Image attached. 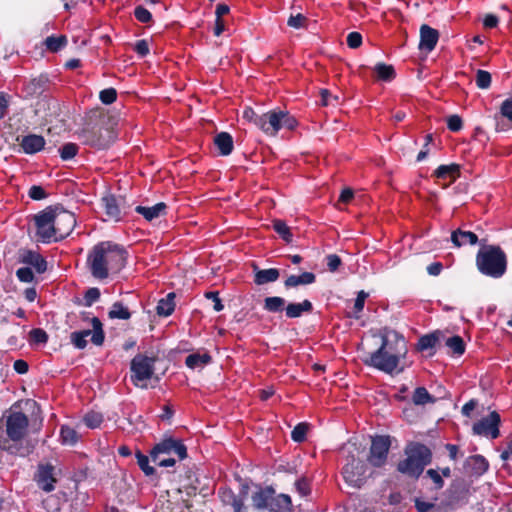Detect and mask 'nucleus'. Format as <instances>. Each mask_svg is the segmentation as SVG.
<instances>
[{
  "label": "nucleus",
  "mask_w": 512,
  "mask_h": 512,
  "mask_svg": "<svg viewBox=\"0 0 512 512\" xmlns=\"http://www.w3.org/2000/svg\"><path fill=\"white\" fill-rule=\"evenodd\" d=\"M446 124H447V128L451 132H459L463 128V120L457 114L450 115L447 118Z\"/></svg>",
  "instance_id": "nucleus-55"
},
{
  "label": "nucleus",
  "mask_w": 512,
  "mask_h": 512,
  "mask_svg": "<svg viewBox=\"0 0 512 512\" xmlns=\"http://www.w3.org/2000/svg\"><path fill=\"white\" fill-rule=\"evenodd\" d=\"M214 145L221 156H228L234 149L233 137L230 133L222 131L214 136Z\"/></svg>",
  "instance_id": "nucleus-25"
},
{
  "label": "nucleus",
  "mask_w": 512,
  "mask_h": 512,
  "mask_svg": "<svg viewBox=\"0 0 512 512\" xmlns=\"http://www.w3.org/2000/svg\"><path fill=\"white\" fill-rule=\"evenodd\" d=\"M309 424L306 422L298 423L291 432V438L294 442L302 443L306 440Z\"/></svg>",
  "instance_id": "nucleus-48"
},
{
  "label": "nucleus",
  "mask_w": 512,
  "mask_h": 512,
  "mask_svg": "<svg viewBox=\"0 0 512 512\" xmlns=\"http://www.w3.org/2000/svg\"><path fill=\"white\" fill-rule=\"evenodd\" d=\"M451 241L455 247H462L464 245H475L478 243V236L471 231L462 230L458 228L451 234Z\"/></svg>",
  "instance_id": "nucleus-27"
},
{
  "label": "nucleus",
  "mask_w": 512,
  "mask_h": 512,
  "mask_svg": "<svg viewBox=\"0 0 512 512\" xmlns=\"http://www.w3.org/2000/svg\"><path fill=\"white\" fill-rule=\"evenodd\" d=\"M53 219L57 241H61L69 236L76 226L74 213L59 206H53Z\"/></svg>",
  "instance_id": "nucleus-15"
},
{
  "label": "nucleus",
  "mask_w": 512,
  "mask_h": 512,
  "mask_svg": "<svg viewBox=\"0 0 512 512\" xmlns=\"http://www.w3.org/2000/svg\"><path fill=\"white\" fill-rule=\"evenodd\" d=\"M307 17H305L303 14L298 13L296 15H291L287 21V25L289 27L300 29L306 27L307 24Z\"/></svg>",
  "instance_id": "nucleus-53"
},
{
  "label": "nucleus",
  "mask_w": 512,
  "mask_h": 512,
  "mask_svg": "<svg viewBox=\"0 0 512 512\" xmlns=\"http://www.w3.org/2000/svg\"><path fill=\"white\" fill-rule=\"evenodd\" d=\"M380 347L372 353H368L363 359L366 366L373 367L387 374L403 372L404 368L398 369L401 358L408 352L407 343L403 335L397 331H390L381 337Z\"/></svg>",
  "instance_id": "nucleus-2"
},
{
  "label": "nucleus",
  "mask_w": 512,
  "mask_h": 512,
  "mask_svg": "<svg viewBox=\"0 0 512 512\" xmlns=\"http://www.w3.org/2000/svg\"><path fill=\"white\" fill-rule=\"evenodd\" d=\"M500 115L512 123V95L502 102L500 106Z\"/></svg>",
  "instance_id": "nucleus-63"
},
{
  "label": "nucleus",
  "mask_w": 512,
  "mask_h": 512,
  "mask_svg": "<svg viewBox=\"0 0 512 512\" xmlns=\"http://www.w3.org/2000/svg\"><path fill=\"white\" fill-rule=\"evenodd\" d=\"M19 262L34 267L38 274H42L47 270V261L38 252L30 249L19 250Z\"/></svg>",
  "instance_id": "nucleus-19"
},
{
  "label": "nucleus",
  "mask_w": 512,
  "mask_h": 512,
  "mask_svg": "<svg viewBox=\"0 0 512 512\" xmlns=\"http://www.w3.org/2000/svg\"><path fill=\"white\" fill-rule=\"evenodd\" d=\"M101 205L108 219L115 222L121 221L131 209V205L127 203L124 197H116L113 194L103 196L101 199Z\"/></svg>",
  "instance_id": "nucleus-14"
},
{
  "label": "nucleus",
  "mask_w": 512,
  "mask_h": 512,
  "mask_svg": "<svg viewBox=\"0 0 512 512\" xmlns=\"http://www.w3.org/2000/svg\"><path fill=\"white\" fill-rule=\"evenodd\" d=\"M36 234L43 243L57 242L53 219V206H48L34 216Z\"/></svg>",
  "instance_id": "nucleus-12"
},
{
  "label": "nucleus",
  "mask_w": 512,
  "mask_h": 512,
  "mask_svg": "<svg viewBox=\"0 0 512 512\" xmlns=\"http://www.w3.org/2000/svg\"><path fill=\"white\" fill-rule=\"evenodd\" d=\"M243 118L253 123L257 128H259V125L262 120V114H258L251 107H247L243 111Z\"/></svg>",
  "instance_id": "nucleus-59"
},
{
  "label": "nucleus",
  "mask_w": 512,
  "mask_h": 512,
  "mask_svg": "<svg viewBox=\"0 0 512 512\" xmlns=\"http://www.w3.org/2000/svg\"><path fill=\"white\" fill-rule=\"evenodd\" d=\"M28 196L35 201H40L47 198L48 194L40 185H33L28 191Z\"/></svg>",
  "instance_id": "nucleus-58"
},
{
  "label": "nucleus",
  "mask_w": 512,
  "mask_h": 512,
  "mask_svg": "<svg viewBox=\"0 0 512 512\" xmlns=\"http://www.w3.org/2000/svg\"><path fill=\"white\" fill-rule=\"evenodd\" d=\"M327 269L330 272H336L342 265V260L337 254H329L325 257Z\"/></svg>",
  "instance_id": "nucleus-60"
},
{
  "label": "nucleus",
  "mask_w": 512,
  "mask_h": 512,
  "mask_svg": "<svg viewBox=\"0 0 512 512\" xmlns=\"http://www.w3.org/2000/svg\"><path fill=\"white\" fill-rule=\"evenodd\" d=\"M134 17L141 23H149L152 21V14L150 11L141 5L135 7Z\"/></svg>",
  "instance_id": "nucleus-54"
},
{
  "label": "nucleus",
  "mask_w": 512,
  "mask_h": 512,
  "mask_svg": "<svg viewBox=\"0 0 512 512\" xmlns=\"http://www.w3.org/2000/svg\"><path fill=\"white\" fill-rule=\"evenodd\" d=\"M167 205L164 202H159L151 207L138 205L135 211L141 214L147 221H152L160 216L166 214Z\"/></svg>",
  "instance_id": "nucleus-28"
},
{
  "label": "nucleus",
  "mask_w": 512,
  "mask_h": 512,
  "mask_svg": "<svg viewBox=\"0 0 512 512\" xmlns=\"http://www.w3.org/2000/svg\"><path fill=\"white\" fill-rule=\"evenodd\" d=\"M292 505L291 498L286 494L273 495L267 509L269 512H287Z\"/></svg>",
  "instance_id": "nucleus-32"
},
{
  "label": "nucleus",
  "mask_w": 512,
  "mask_h": 512,
  "mask_svg": "<svg viewBox=\"0 0 512 512\" xmlns=\"http://www.w3.org/2000/svg\"><path fill=\"white\" fill-rule=\"evenodd\" d=\"M49 336L47 332L42 328H33L29 332V343L31 345H40L46 344L48 342Z\"/></svg>",
  "instance_id": "nucleus-46"
},
{
  "label": "nucleus",
  "mask_w": 512,
  "mask_h": 512,
  "mask_svg": "<svg viewBox=\"0 0 512 512\" xmlns=\"http://www.w3.org/2000/svg\"><path fill=\"white\" fill-rule=\"evenodd\" d=\"M414 505L418 512H429L436 508L434 502L425 501L424 499L417 497L414 499Z\"/></svg>",
  "instance_id": "nucleus-62"
},
{
  "label": "nucleus",
  "mask_w": 512,
  "mask_h": 512,
  "mask_svg": "<svg viewBox=\"0 0 512 512\" xmlns=\"http://www.w3.org/2000/svg\"><path fill=\"white\" fill-rule=\"evenodd\" d=\"M448 497L443 502L446 509L454 510L467 502L468 490L461 484H453L448 490Z\"/></svg>",
  "instance_id": "nucleus-20"
},
{
  "label": "nucleus",
  "mask_w": 512,
  "mask_h": 512,
  "mask_svg": "<svg viewBox=\"0 0 512 512\" xmlns=\"http://www.w3.org/2000/svg\"><path fill=\"white\" fill-rule=\"evenodd\" d=\"M131 315L128 306L124 305L121 301L114 302L108 312L110 319L128 320L131 318Z\"/></svg>",
  "instance_id": "nucleus-37"
},
{
  "label": "nucleus",
  "mask_w": 512,
  "mask_h": 512,
  "mask_svg": "<svg viewBox=\"0 0 512 512\" xmlns=\"http://www.w3.org/2000/svg\"><path fill=\"white\" fill-rule=\"evenodd\" d=\"M54 471L55 467L50 463L40 464L38 466L34 480L38 487L45 492H51L55 489L57 479L55 478Z\"/></svg>",
  "instance_id": "nucleus-17"
},
{
  "label": "nucleus",
  "mask_w": 512,
  "mask_h": 512,
  "mask_svg": "<svg viewBox=\"0 0 512 512\" xmlns=\"http://www.w3.org/2000/svg\"><path fill=\"white\" fill-rule=\"evenodd\" d=\"M316 282V275L313 272H303L299 275H289L284 281L286 289L294 288L301 285H311Z\"/></svg>",
  "instance_id": "nucleus-30"
},
{
  "label": "nucleus",
  "mask_w": 512,
  "mask_h": 512,
  "mask_svg": "<svg viewBox=\"0 0 512 512\" xmlns=\"http://www.w3.org/2000/svg\"><path fill=\"white\" fill-rule=\"evenodd\" d=\"M312 311V302L304 299L302 302L288 303L285 308V315L288 319H295L301 317L304 313H311Z\"/></svg>",
  "instance_id": "nucleus-23"
},
{
  "label": "nucleus",
  "mask_w": 512,
  "mask_h": 512,
  "mask_svg": "<svg viewBox=\"0 0 512 512\" xmlns=\"http://www.w3.org/2000/svg\"><path fill=\"white\" fill-rule=\"evenodd\" d=\"M346 41L349 48L357 49L362 45V35L356 31L350 32Z\"/></svg>",
  "instance_id": "nucleus-64"
},
{
  "label": "nucleus",
  "mask_w": 512,
  "mask_h": 512,
  "mask_svg": "<svg viewBox=\"0 0 512 512\" xmlns=\"http://www.w3.org/2000/svg\"><path fill=\"white\" fill-rule=\"evenodd\" d=\"M212 357L208 352H204L203 354L200 353H193L189 354L185 359V364L190 369H195L199 367H203L209 363H211Z\"/></svg>",
  "instance_id": "nucleus-34"
},
{
  "label": "nucleus",
  "mask_w": 512,
  "mask_h": 512,
  "mask_svg": "<svg viewBox=\"0 0 512 512\" xmlns=\"http://www.w3.org/2000/svg\"><path fill=\"white\" fill-rule=\"evenodd\" d=\"M391 447V439L388 435H376L372 437L367 461L375 468H380L387 462Z\"/></svg>",
  "instance_id": "nucleus-13"
},
{
  "label": "nucleus",
  "mask_w": 512,
  "mask_h": 512,
  "mask_svg": "<svg viewBox=\"0 0 512 512\" xmlns=\"http://www.w3.org/2000/svg\"><path fill=\"white\" fill-rule=\"evenodd\" d=\"M465 468L473 475L481 476L489 468V463L482 455H473L466 459Z\"/></svg>",
  "instance_id": "nucleus-24"
},
{
  "label": "nucleus",
  "mask_w": 512,
  "mask_h": 512,
  "mask_svg": "<svg viewBox=\"0 0 512 512\" xmlns=\"http://www.w3.org/2000/svg\"><path fill=\"white\" fill-rule=\"evenodd\" d=\"M19 144L25 154L32 155L44 149L45 139L41 135L29 134L23 136Z\"/></svg>",
  "instance_id": "nucleus-22"
},
{
  "label": "nucleus",
  "mask_w": 512,
  "mask_h": 512,
  "mask_svg": "<svg viewBox=\"0 0 512 512\" xmlns=\"http://www.w3.org/2000/svg\"><path fill=\"white\" fill-rule=\"evenodd\" d=\"M297 126V119L288 111L274 109L262 114L259 129L266 135L275 136L282 128L294 130Z\"/></svg>",
  "instance_id": "nucleus-8"
},
{
  "label": "nucleus",
  "mask_w": 512,
  "mask_h": 512,
  "mask_svg": "<svg viewBox=\"0 0 512 512\" xmlns=\"http://www.w3.org/2000/svg\"><path fill=\"white\" fill-rule=\"evenodd\" d=\"M156 357H149L145 354H137L131 360L130 371L132 383L141 388H147L146 382L154 375Z\"/></svg>",
  "instance_id": "nucleus-9"
},
{
  "label": "nucleus",
  "mask_w": 512,
  "mask_h": 512,
  "mask_svg": "<svg viewBox=\"0 0 512 512\" xmlns=\"http://www.w3.org/2000/svg\"><path fill=\"white\" fill-rule=\"evenodd\" d=\"M67 37L65 35L49 36L45 39L44 44L50 52L56 53L67 45Z\"/></svg>",
  "instance_id": "nucleus-41"
},
{
  "label": "nucleus",
  "mask_w": 512,
  "mask_h": 512,
  "mask_svg": "<svg viewBox=\"0 0 512 512\" xmlns=\"http://www.w3.org/2000/svg\"><path fill=\"white\" fill-rule=\"evenodd\" d=\"M366 470L367 466L363 460L350 455L342 468V476L349 486L360 489L367 480Z\"/></svg>",
  "instance_id": "nucleus-11"
},
{
  "label": "nucleus",
  "mask_w": 512,
  "mask_h": 512,
  "mask_svg": "<svg viewBox=\"0 0 512 512\" xmlns=\"http://www.w3.org/2000/svg\"><path fill=\"white\" fill-rule=\"evenodd\" d=\"M405 454L406 458L397 464V471L410 478L418 479L432 461L431 449L422 443L411 442L405 448Z\"/></svg>",
  "instance_id": "nucleus-5"
},
{
  "label": "nucleus",
  "mask_w": 512,
  "mask_h": 512,
  "mask_svg": "<svg viewBox=\"0 0 512 512\" xmlns=\"http://www.w3.org/2000/svg\"><path fill=\"white\" fill-rule=\"evenodd\" d=\"M367 297H368V293H366L363 290H361L357 293V297H356L355 303H354V313H355L354 317L356 319L359 318V313L362 312V310L364 308L365 300Z\"/></svg>",
  "instance_id": "nucleus-57"
},
{
  "label": "nucleus",
  "mask_w": 512,
  "mask_h": 512,
  "mask_svg": "<svg viewBox=\"0 0 512 512\" xmlns=\"http://www.w3.org/2000/svg\"><path fill=\"white\" fill-rule=\"evenodd\" d=\"M175 293L171 292L166 297L161 298L156 306V313L158 316L168 317L175 310Z\"/></svg>",
  "instance_id": "nucleus-33"
},
{
  "label": "nucleus",
  "mask_w": 512,
  "mask_h": 512,
  "mask_svg": "<svg viewBox=\"0 0 512 512\" xmlns=\"http://www.w3.org/2000/svg\"><path fill=\"white\" fill-rule=\"evenodd\" d=\"M60 439L64 445H75L79 436L74 428L68 425H63L60 429Z\"/></svg>",
  "instance_id": "nucleus-44"
},
{
  "label": "nucleus",
  "mask_w": 512,
  "mask_h": 512,
  "mask_svg": "<svg viewBox=\"0 0 512 512\" xmlns=\"http://www.w3.org/2000/svg\"><path fill=\"white\" fill-rule=\"evenodd\" d=\"M374 72L377 75V79L384 82H390L396 77L394 67L383 62H379L374 66Z\"/></svg>",
  "instance_id": "nucleus-35"
},
{
  "label": "nucleus",
  "mask_w": 512,
  "mask_h": 512,
  "mask_svg": "<svg viewBox=\"0 0 512 512\" xmlns=\"http://www.w3.org/2000/svg\"><path fill=\"white\" fill-rule=\"evenodd\" d=\"M460 169L461 166L456 163H452L449 165H440L434 170L432 176L442 180L449 179L450 182L452 183L456 181L457 178L460 177Z\"/></svg>",
  "instance_id": "nucleus-26"
},
{
  "label": "nucleus",
  "mask_w": 512,
  "mask_h": 512,
  "mask_svg": "<svg viewBox=\"0 0 512 512\" xmlns=\"http://www.w3.org/2000/svg\"><path fill=\"white\" fill-rule=\"evenodd\" d=\"M507 255L498 245H485L476 254L478 271L491 278H501L507 271Z\"/></svg>",
  "instance_id": "nucleus-4"
},
{
  "label": "nucleus",
  "mask_w": 512,
  "mask_h": 512,
  "mask_svg": "<svg viewBox=\"0 0 512 512\" xmlns=\"http://www.w3.org/2000/svg\"><path fill=\"white\" fill-rule=\"evenodd\" d=\"M286 301L280 296H269L264 299L263 308L270 313H279L285 311Z\"/></svg>",
  "instance_id": "nucleus-36"
},
{
  "label": "nucleus",
  "mask_w": 512,
  "mask_h": 512,
  "mask_svg": "<svg viewBox=\"0 0 512 512\" xmlns=\"http://www.w3.org/2000/svg\"><path fill=\"white\" fill-rule=\"evenodd\" d=\"M92 330L86 329V330H80V331H74L70 334V341L77 349H85L87 347V340L86 338L88 336H91V342L95 346H102L105 341V333L103 330V324L101 320L93 316L90 319Z\"/></svg>",
  "instance_id": "nucleus-10"
},
{
  "label": "nucleus",
  "mask_w": 512,
  "mask_h": 512,
  "mask_svg": "<svg viewBox=\"0 0 512 512\" xmlns=\"http://www.w3.org/2000/svg\"><path fill=\"white\" fill-rule=\"evenodd\" d=\"M79 151V146L76 143H66L59 149V154L62 160L68 161L73 159Z\"/></svg>",
  "instance_id": "nucleus-49"
},
{
  "label": "nucleus",
  "mask_w": 512,
  "mask_h": 512,
  "mask_svg": "<svg viewBox=\"0 0 512 512\" xmlns=\"http://www.w3.org/2000/svg\"><path fill=\"white\" fill-rule=\"evenodd\" d=\"M475 82L479 89H488L491 86L492 76L488 71L479 69L476 72Z\"/></svg>",
  "instance_id": "nucleus-50"
},
{
  "label": "nucleus",
  "mask_w": 512,
  "mask_h": 512,
  "mask_svg": "<svg viewBox=\"0 0 512 512\" xmlns=\"http://www.w3.org/2000/svg\"><path fill=\"white\" fill-rule=\"evenodd\" d=\"M274 494L272 487L261 488L252 495L253 506L257 509H267Z\"/></svg>",
  "instance_id": "nucleus-31"
},
{
  "label": "nucleus",
  "mask_w": 512,
  "mask_h": 512,
  "mask_svg": "<svg viewBox=\"0 0 512 512\" xmlns=\"http://www.w3.org/2000/svg\"><path fill=\"white\" fill-rule=\"evenodd\" d=\"M445 345L451 350L453 355L457 356L463 355L466 349L465 342L459 335H454L446 339Z\"/></svg>",
  "instance_id": "nucleus-40"
},
{
  "label": "nucleus",
  "mask_w": 512,
  "mask_h": 512,
  "mask_svg": "<svg viewBox=\"0 0 512 512\" xmlns=\"http://www.w3.org/2000/svg\"><path fill=\"white\" fill-rule=\"evenodd\" d=\"M135 457L139 468L146 476L152 477L156 474L155 468L149 464V457L147 455L143 454L140 450H137Z\"/></svg>",
  "instance_id": "nucleus-45"
},
{
  "label": "nucleus",
  "mask_w": 512,
  "mask_h": 512,
  "mask_svg": "<svg viewBox=\"0 0 512 512\" xmlns=\"http://www.w3.org/2000/svg\"><path fill=\"white\" fill-rule=\"evenodd\" d=\"M46 83V77L40 76L38 78H33L28 83H26L25 90L28 95H38L44 91Z\"/></svg>",
  "instance_id": "nucleus-43"
},
{
  "label": "nucleus",
  "mask_w": 512,
  "mask_h": 512,
  "mask_svg": "<svg viewBox=\"0 0 512 512\" xmlns=\"http://www.w3.org/2000/svg\"><path fill=\"white\" fill-rule=\"evenodd\" d=\"M500 422V415L493 411L487 417L475 422L472 426V431L475 435L490 436L491 439H496L500 436Z\"/></svg>",
  "instance_id": "nucleus-16"
},
{
  "label": "nucleus",
  "mask_w": 512,
  "mask_h": 512,
  "mask_svg": "<svg viewBox=\"0 0 512 512\" xmlns=\"http://www.w3.org/2000/svg\"><path fill=\"white\" fill-rule=\"evenodd\" d=\"M176 456L179 460L187 457V447L182 440L166 437L154 445L150 451L151 460L160 467H170L176 464Z\"/></svg>",
  "instance_id": "nucleus-7"
},
{
  "label": "nucleus",
  "mask_w": 512,
  "mask_h": 512,
  "mask_svg": "<svg viewBox=\"0 0 512 512\" xmlns=\"http://www.w3.org/2000/svg\"><path fill=\"white\" fill-rule=\"evenodd\" d=\"M295 488L301 496H307L311 493L310 482L306 477H302L295 482Z\"/></svg>",
  "instance_id": "nucleus-61"
},
{
  "label": "nucleus",
  "mask_w": 512,
  "mask_h": 512,
  "mask_svg": "<svg viewBox=\"0 0 512 512\" xmlns=\"http://www.w3.org/2000/svg\"><path fill=\"white\" fill-rule=\"evenodd\" d=\"M101 296L100 290L97 287L89 288L84 294V304L87 307L92 306Z\"/></svg>",
  "instance_id": "nucleus-52"
},
{
  "label": "nucleus",
  "mask_w": 512,
  "mask_h": 512,
  "mask_svg": "<svg viewBox=\"0 0 512 512\" xmlns=\"http://www.w3.org/2000/svg\"><path fill=\"white\" fill-rule=\"evenodd\" d=\"M442 336L443 333L440 330H435L429 334L421 336L416 344V350L418 352L429 351L428 355L430 357L434 356L436 353L435 347Z\"/></svg>",
  "instance_id": "nucleus-21"
},
{
  "label": "nucleus",
  "mask_w": 512,
  "mask_h": 512,
  "mask_svg": "<svg viewBox=\"0 0 512 512\" xmlns=\"http://www.w3.org/2000/svg\"><path fill=\"white\" fill-rule=\"evenodd\" d=\"M1 426L5 427L7 438L0 437V448L13 453L10 441L20 442L24 439L28 431L29 419L25 413L9 409L0 419Z\"/></svg>",
  "instance_id": "nucleus-6"
},
{
  "label": "nucleus",
  "mask_w": 512,
  "mask_h": 512,
  "mask_svg": "<svg viewBox=\"0 0 512 512\" xmlns=\"http://www.w3.org/2000/svg\"><path fill=\"white\" fill-rule=\"evenodd\" d=\"M16 276L20 282L31 283L34 281V273L30 267H21L16 271Z\"/></svg>",
  "instance_id": "nucleus-56"
},
{
  "label": "nucleus",
  "mask_w": 512,
  "mask_h": 512,
  "mask_svg": "<svg viewBox=\"0 0 512 512\" xmlns=\"http://www.w3.org/2000/svg\"><path fill=\"white\" fill-rule=\"evenodd\" d=\"M254 272V283L259 286L275 282L280 276V271L277 268L258 269V267L254 265Z\"/></svg>",
  "instance_id": "nucleus-29"
},
{
  "label": "nucleus",
  "mask_w": 512,
  "mask_h": 512,
  "mask_svg": "<svg viewBox=\"0 0 512 512\" xmlns=\"http://www.w3.org/2000/svg\"><path fill=\"white\" fill-rule=\"evenodd\" d=\"M221 493L222 501L226 505H230L233 508V512H244V503L241 498L235 495L232 491H223Z\"/></svg>",
  "instance_id": "nucleus-38"
},
{
  "label": "nucleus",
  "mask_w": 512,
  "mask_h": 512,
  "mask_svg": "<svg viewBox=\"0 0 512 512\" xmlns=\"http://www.w3.org/2000/svg\"><path fill=\"white\" fill-rule=\"evenodd\" d=\"M440 34L437 29L430 27L428 24H422L420 27L419 50L426 53L432 52L439 40Z\"/></svg>",
  "instance_id": "nucleus-18"
},
{
  "label": "nucleus",
  "mask_w": 512,
  "mask_h": 512,
  "mask_svg": "<svg viewBox=\"0 0 512 512\" xmlns=\"http://www.w3.org/2000/svg\"><path fill=\"white\" fill-rule=\"evenodd\" d=\"M83 422L88 428H98L103 422V415L99 412L89 411L83 417Z\"/></svg>",
  "instance_id": "nucleus-47"
},
{
  "label": "nucleus",
  "mask_w": 512,
  "mask_h": 512,
  "mask_svg": "<svg viewBox=\"0 0 512 512\" xmlns=\"http://www.w3.org/2000/svg\"><path fill=\"white\" fill-rule=\"evenodd\" d=\"M412 401L415 405H425L428 403H435L436 399L425 387H417L414 390Z\"/></svg>",
  "instance_id": "nucleus-39"
},
{
  "label": "nucleus",
  "mask_w": 512,
  "mask_h": 512,
  "mask_svg": "<svg viewBox=\"0 0 512 512\" xmlns=\"http://www.w3.org/2000/svg\"><path fill=\"white\" fill-rule=\"evenodd\" d=\"M77 137L83 145L96 150L108 149L116 140L115 131L108 125L107 117L101 108L89 110L84 117Z\"/></svg>",
  "instance_id": "nucleus-3"
},
{
  "label": "nucleus",
  "mask_w": 512,
  "mask_h": 512,
  "mask_svg": "<svg viewBox=\"0 0 512 512\" xmlns=\"http://www.w3.org/2000/svg\"><path fill=\"white\" fill-rule=\"evenodd\" d=\"M273 229L275 232L284 240L286 243H291L293 240V234L291 232L290 227L286 224L285 221L280 219H275L272 222Z\"/></svg>",
  "instance_id": "nucleus-42"
},
{
  "label": "nucleus",
  "mask_w": 512,
  "mask_h": 512,
  "mask_svg": "<svg viewBox=\"0 0 512 512\" xmlns=\"http://www.w3.org/2000/svg\"><path fill=\"white\" fill-rule=\"evenodd\" d=\"M99 99L104 105H110L117 99V91L115 88L110 87L100 91Z\"/></svg>",
  "instance_id": "nucleus-51"
},
{
  "label": "nucleus",
  "mask_w": 512,
  "mask_h": 512,
  "mask_svg": "<svg viewBox=\"0 0 512 512\" xmlns=\"http://www.w3.org/2000/svg\"><path fill=\"white\" fill-rule=\"evenodd\" d=\"M126 249L111 241L96 244L88 253L86 264L91 275L98 280H104L110 274L119 273L127 264Z\"/></svg>",
  "instance_id": "nucleus-1"
}]
</instances>
